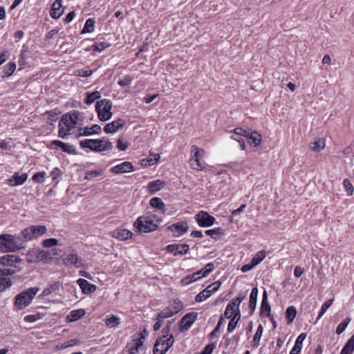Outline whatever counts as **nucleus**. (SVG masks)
I'll return each mask as SVG.
<instances>
[{
	"label": "nucleus",
	"instance_id": "f257e3e1",
	"mask_svg": "<svg viewBox=\"0 0 354 354\" xmlns=\"http://www.w3.org/2000/svg\"><path fill=\"white\" fill-rule=\"evenodd\" d=\"M83 120V114L78 111H73L64 114L58 124V136L65 138L66 136L71 134L74 129L82 126Z\"/></svg>",
	"mask_w": 354,
	"mask_h": 354
},
{
	"label": "nucleus",
	"instance_id": "f03ea898",
	"mask_svg": "<svg viewBox=\"0 0 354 354\" xmlns=\"http://www.w3.org/2000/svg\"><path fill=\"white\" fill-rule=\"evenodd\" d=\"M25 248V241L20 235L0 234V250L5 252H12Z\"/></svg>",
	"mask_w": 354,
	"mask_h": 354
},
{
	"label": "nucleus",
	"instance_id": "7ed1b4c3",
	"mask_svg": "<svg viewBox=\"0 0 354 354\" xmlns=\"http://www.w3.org/2000/svg\"><path fill=\"white\" fill-rule=\"evenodd\" d=\"M160 223L161 219L158 216L147 213L138 217L134 225L140 232L148 233L156 230Z\"/></svg>",
	"mask_w": 354,
	"mask_h": 354
},
{
	"label": "nucleus",
	"instance_id": "20e7f679",
	"mask_svg": "<svg viewBox=\"0 0 354 354\" xmlns=\"http://www.w3.org/2000/svg\"><path fill=\"white\" fill-rule=\"evenodd\" d=\"M169 330V326L162 329V336L156 339V344L153 346V354H165L174 344V337L173 335H168Z\"/></svg>",
	"mask_w": 354,
	"mask_h": 354
},
{
	"label": "nucleus",
	"instance_id": "39448f33",
	"mask_svg": "<svg viewBox=\"0 0 354 354\" xmlns=\"http://www.w3.org/2000/svg\"><path fill=\"white\" fill-rule=\"evenodd\" d=\"M81 148H88L90 150L97 152L108 151L113 148L112 143L105 138L102 139H86L80 141Z\"/></svg>",
	"mask_w": 354,
	"mask_h": 354
},
{
	"label": "nucleus",
	"instance_id": "423d86ee",
	"mask_svg": "<svg viewBox=\"0 0 354 354\" xmlns=\"http://www.w3.org/2000/svg\"><path fill=\"white\" fill-rule=\"evenodd\" d=\"M37 287L30 288L15 297V306L18 310H22L28 306L32 301L34 297L39 292Z\"/></svg>",
	"mask_w": 354,
	"mask_h": 354
},
{
	"label": "nucleus",
	"instance_id": "0eeeda50",
	"mask_svg": "<svg viewBox=\"0 0 354 354\" xmlns=\"http://www.w3.org/2000/svg\"><path fill=\"white\" fill-rule=\"evenodd\" d=\"M112 102L108 99H102L96 102L95 110L100 120L105 122L112 117Z\"/></svg>",
	"mask_w": 354,
	"mask_h": 354
},
{
	"label": "nucleus",
	"instance_id": "6e6552de",
	"mask_svg": "<svg viewBox=\"0 0 354 354\" xmlns=\"http://www.w3.org/2000/svg\"><path fill=\"white\" fill-rule=\"evenodd\" d=\"M47 229L44 225H32L25 228L21 232V237L25 241H31L46 234Z\"/></svg>",
	"mask_w": 354,
	"mask_h": 354
},
{
	"label": "nucleus",
	"instance_id": "1a4fd4ad",
	"mask_svg": "<svg viewBox=\"0 0 354 354\" xmlns=\"http://www.w3.org/2000/svg\"><path fill=\"white\" fill-rule=\"evenodd\" d=\"M221 283L218 281L214 282L208 286L203 291L200 292L195 297L197 302H202L209 298L213 293L216 292L220 288Z\"/></svg>",
	"mask_w": 354,
	"mask_h": 354
},
{
	"label": "nucleus",
	"instance_id": "9d476101",
	"mask_svg": "<svg viewBox=\"0 0 354 354\" xmlns=\"http://www.w3.org/2000/svg\"><path fill=\"white\" fill-rule=\"evenodd\" d=\"M195 219L198 225L203 227H210L215 221V218L205 211L198 212L195 215Z\"/></svg>",
	"mask_w": 354,
	"mask_h": 354
},
{
	"label": "nucleus",
	"instance_id": "9b49d317",
	"mask_svg": "<svg viewBox=\"0 0 354 354\" xmlns=\"http://www.w3.org/2000/svg\"><path fill=\"white\" fill-rule=\"evenodd\" d=\"M62 262L66 266H74L77 268L84 266L82 259L73 253L68 254L63 257Z\"/></svg>",
	"mask_w": 354,
	"mask_h": 354
},
{
	"label": "nucleus",
	"instance_id": "f8f14e48",
	"mask_svg": "<svg viewBox=\"0 0 354 354\" xmlns=\"http://www.w3.org/2000/svg\"><path fill=\"white\" fill-rule=\"evenodd\" d=\"M189 245L186 243L184 244H171L167 246V250L171 253H174V255H184L186 254L189 251Z\"/></svg>",
	"mask_w": 354,
	"mask_h": 354
},
{
	"label": "nucleus",
	"instance_id": "ddd939ff",
	"mask_svg": "<svg viewBox=\"0 0 354 354\" xmlns=\"http://www.w3.org/2000/svg\"><path fill=\"white\" fill-rule=\"evenodd\" d=\"M245 138L250 145L257 147L261 143L262 138L260 133L255 131H252L250 129H245Z\"/></svg>",
	"mask_w": 354,
	"mask_h": 354
},
{
	"label": "nucleus",
	"instance_id": "4468645a",
	"mask_svg": "<svg viewBox=\"0 0 354 354\" xmlns=\"http://www.w3.org/2000/svg\"><path fill=\"white\" fill-rule=\"evenodd\" d=\"M124 124L125 122L122 119H118L106 124L104 127V131L106 133H113L122 129Z\"/></svg>",
	"mask_w": 354,
	"mask_h": 354
},
{
	"label": "nucleus",
	"instance_id": "2eb2a0df",
	"mask_svg": "<svg viewBox=\"0 0 354 354\" xmlns=\"http://www.w3.org/2000/svg\"><path fill=\"white\" fill-rule=\"evenodd\" d=\"M197 313L192 312L186 314L180 321V328L182 330H187L191 327L197 319Z\"/></svg>",
	"mask_w": 354,
	"mask_h": 354
},
{
	"label": "nucleus",
	"instance_id": "dca6fc26",
	"mask_svg": "<svg viewBox=\"0 0 354 354\" xmlns=\"http://www.w3.org/2000/svg\"><path fill=\"white\" fill-rule=\"evenodd\" d=\"M188 225L186 222H180L171 225L169 229L172 232L173 235L179 236L185 234L188 230Z\"/></svg>",
	"mask_w": 354,
	"mask_h": 354
},
{
	"label": "nucleus",
	"instance_id": "f3484780",
	"mask_svg": "<svg viewBox=\"0 0 354 354\" xmlns=\"http://www.w3.org/2000/svg\"><path fill=\"white\" fill-rule=\"evenodd\" d=\"M246 133L245 129L242 128H236L234 130L233 134L231 136V138L239 142L240 148L241 150H245V145L243 138H245Z\"/></svg>",
	"mask_w": 354,
	"mask_h": 354
},
{
	"label": "nucleus",
	"instance_id": "a211bd4d",
	"mask_svg": "<svg viewBox=\"0 0 354 354\" xmlns=\"http://www.w3.org/2000/svg\"><path fill=\"white\" fill-rule=\"evenodd\" d=\"M133 170L132 164L130 162H124L115 165L111 169V171L115 174H124L131 172Z\"/></svg>",
	"mask_w": 354,
	"mask_h": 354
},
{
	"label": "nucleus",
	"instance_id": "6ab92c4d",
	"mask_svg": "<svg viewBox=\"0 0 354 354\" xmlns=\"http://www.w3.org/2000/svg\"><path fill=\"white\" fill-rule=\"evenodd\" d=\"M28 178V174L24 173L21 175L18 172H15L13 176L8 179V183L10 186H18L24 184Z\"/></svg>",
	"mask_w": 354,
	"mask_h": 354
},
{
	"label": "nucleus",
	"instance_id": "aec40b11",
	"mask_svg": "<svg viewBox=\"0 0 354 354\" xmlns=\"http://www.w3.org/2000/svg\"><path fill=\"white\" fill-rule=\"evenodd\" d=\"M50 145H51V147H53V146L58 147L61 148L63 151L66 152L69 154L75 155L77 153L76 149L74 147V146L69 145V144L64 143L60 140H53L50 143Z\"/></svg>",
	"mask_w": 354,
	"mask_h": 354
},
{
	"label": "nucleus",
	"instance_id": "412c9836",
	"mask_svg": "<svg viewBox=\"0 0 354 354\" xmlns=\"http://www.w3.org/2000/svg\"><path fill=\"white\" fill-rule=\"evenodd\" d=\"M271 307L268 301V294L266 290L263 293V298L261 304V315L262 316L270 317Z\"/></svg>",
	"mask_w": 354,
	"mask_h": 354
},
{
	"label": "nucleus",
	"instance_id": "4be33fe9",
	"mask_svg": "<svg viewBox=\"0 0 354 354\" xmlns=\"http://www.w3.org/2000/svg\"><path fill=\"white\" fill-rule=\"evenodd\" d=\"M77 283L84 294L92 293L95 291L97 288L95 285L90 283L84 279H79Z\"/></svg>",
	"mask_w": 354,
	"mask_h": 354
},
{
	"label": "nucleus",
	"instance_id": "5701e85b",
	"mask_svg": "<svg viewBox=\"0 0 354 354\" xmlns=\"http://www.w3.org/2000/svg\"><path fill=\"white\" fill-rule=\"evenodd\" d=\"M21 261L19 256L15 254H6L0 257V265L2 266H12L15 263H19Z\"/></svg>",
	"mask_w": 354,
	"mask_h": 354
},
{
	"label": "nucleus",
	"instance_id": "b1692460",
	"mask_svg": "<svg viewBox=\"0 0 354 354\" xmlns=\"http://www.w3.org/2000/svg\"><path fill=\"white\" fill-rule=\"evenodd\" d=\"M62 0H55L51 6L50 17L53 19H58L63 14L64 11L62 9Z\"/></svg>",
	"mask_w": 354,
	"mask_h": 354
},
{
	"label": "nucleus",
	"instance_id": "393cba45",
	"mask_svg": "<svg viewBox=\"0 0 354 354\" xmlns=\"http://www.w3.org/2000/svg\"><path fill=\"white\" fill-rule=\"evenodd\" d=\"M191 167L196 171H202L205 168V163L202 158L191 155L189 160Z\"/></svg>",
	"mask_w": 354,
	"mask_h": 354
},
{
	"label": "nucleus",
	"instance_id": "a878e982",
	"mask_svg": "<svg viewBox=\"0 0 354 354\" xmlns=\"http://www.w3.org/2000/svg\"><path fill=\"white\" fill-rule=\"evenodd\" d=\"M132 232L126 229L115 230L112 232V236L114 238L118 239L122 241H125L132 236Z\"/></svg>",
	"mask_w": 354,
	"mask_h": 354
},
{
	"label": "nucleus",
	"instance_id": "bb28decb",
	"mask_svg": "<svg viewBox=\"0 0 354 354\" xmlns=\"http://www.w3.org/2000/svg\"><path fill=\"white\" fill-rule=\"evenodd\" d=\"M165 185V182L158 179L156 180L151 181L147 185V189L151 194H155L156 192L162 189Z\"/></svg>",
	"mask_w": 354,
	"mask_h": 354
},
{
	"label": "nucleus",
	"instance_id": "cd10ccee",
	"mask_svg": "<svg viewBox=\"0 0 354 354\" xmlns=\"http://www.w3.org/2000/svg\"><path fill=\"white\" fill-rule=\"evenodd\" d=\"M143 345V341L140 339H133L132 342L128 344L129 354H138Z\"/></svg>",
	"mask_w": 354,
	"mask_h": 354
},
{
	"label": "nucleus",
	"instance_id": "c85d7f7f",
	"mask_svg": "<svg viewBox=\"0 0 354 354\" xmlns=\"http://www.w3.org/2000/svg\"><path fill=\"white\" fill-rule=\"evenodd\" d=\"M306 337V333H301L297 338L295 345L290 352V354H299L302 348L304 340Z\"/></svg>",
	"mask_w": 354,
	"mask_h": 354
},
{
	"label": "nucleus",
	"instance_id": "c756f323",
	"mask_svg": "<svg viewBox=\"0 0 354 354\" xmlns=\"http://www.w3.org/2000/svg\"><path fill=\"white\" fill-rule=\"evenodd\" d=\"M258 293L259 290L257 287L252 289L249 299V308L251 310V313H252L256 308Z\"/></svg>",
	"mask_w": 354,
	"mask_h": 354
},
{
	"label": "nucleus",
	"instance_id": "7c9ffc66",
	"mask_svg": "<svg viewBox=\"0 0 354 354\" xmlns=\"http://www.w3.org/2000/svg\"><path fill=\"white\" fill-rule=\"evenodd\" d=\"M149 203L151 207L160 210L162 213L164 214L165 212V205L161 198L153 197L150 200Z\"/></svg>",
	"mask_w": 354,
	"mask_h": 354
},
{
	"label": "nucleus",
	"instance_id": "2f4dec72",
	"mask_svg": "<svg viewBox=\"0 0 354 354\" xmlns=\"http://www.w3.org/2000/svg\"><path fill=\"white\" fill-rule=\"evenodd\" d=\"M85 315V311L83 309H78L72 310L67 316V320L70 322L77 321Z\"/></svg>",
	"mask_w": 354,
	"mask_h": 354
},
{
	"label": "nucleus",
	"instance_id": "473e14b6",
	"mask_svg": "<svg viewBox=\"0 0 354 354\" xmlns=\"http://www.w3.org/2000/svg\"><path fill=\"white\" fill-rule=\"evenodd\" d=\"M86 98L84 100V102L86 104H91L96 100H99L101 97V93L100 91H95L92 93L87 92L86 93Z\"/></svg>",
	"mask_w": 354,
	"mask_h": 354
},
{
	"label": "nucleus",
	"instance_id": "72a5a7b5",
	"mask_svg": "<svg viewBox=\"0 0 354 354\" xmlns=\"http://www.w3.org/2000/svg\"><path fill=\"white\" fill-rule=\"evenodd\" d=\"M120 319L118 317L115 316L113 315H112L110 317L107 318L105 320V325L111 328H116L120 324Z\"/></svg>",
	"mask_w": 354,
	"mask_h": 354
},
{
	"label": "nucleus",
	"instance_id": "f704fd0d",
	"mask_svg": "<svg viewBox=\"0 0 354 354\" xmlns=\"http://www.w3.org/2000/svg\"><path fill=\"white\" fill-rule=\"evenodd\" d=\"M16 69V64L14 62H10L4 66L2 71V77H8L10 76Z\"/></svg>",
	"mask_w": 354,
	"mask_h": 354
},
{
	"label": "nucleus",
	"instance_id": "c9c22d12",
	"mask_svg": "<svg viewBox=\"0 0 354 354\" xmlns=\"http://www.w3.org/2000/svg\"><path fill=\"white\" fill-rule=\"evenodd\" d=\"M152 155L149 156V158L147 159H142L141 160L142 165L145 167L151 166L156 163L160 160V155L159 154H154L153 155V158L151 157Z\"/></svg>",
	"mask_w": 354,
	"mask_h": 354
},
{
	"label": "nucleus",
	"instance_id": "e433bc0d",
	"mask_svg": "<svg viewBox=\"0 0 354 354\" xmlns=\"http://www.w3.org/2000/svg\"><path fill=\"white\" fill-rule=\"evenodd\" d=\"M60 286L59 282H55L46 287L42 292V296H48L57 291Z\"/></svg>",
	"mask_w": 354,
	"mask_h": 354
},
{
	"label": "nucleus",
	"instance_id": "4c0bfd02",
	"mask_svg": "<svg viewBox=\"0 0 354 354\" xmlns=\"http://www.w3.org/2000/svg\"><path fill=\"white\" fill-rule=\"evenodd\" d=\"M297 315L296 308L293 306L288 307L286 311V317L288 322L292 323Z\"/></svg>",
	"mask_w": 354,
	"mask_h": 354
},
{
	"label": "nucleus",
	"instance_id": "58836bf2",
	"mask_svg": "<svg viewBox=\"0 0 354 354\" xmlns=\"http://www.w3.org/2000/svg\"><path fill=\"white\" fill-rule=\"evenodd\" d=\"M240 318H241V313L236 312L235 316H233V317H232V319H230V321L228 324V326H227V331L228 332L231 333L232 331L234 330V329L236 326L237 322L240 319Z\"/></svg>",
	"mask_w": 354,
	"mask_h": 354
},
{
	"label": "nucleus",
	"instance_id": "ea45409f",
	"mask_svg": "<svg viewBox=\"0 0 354 354\" xmlns=\"http://www.w3.org/2000/svg\"><path fill=\"white\" fill-rule=\"evenodd\" d=\"M325 147V140L323 138H319L313 142L311 144V149L314 151L319 152L322 149H323Z\"/></svg>",
	"mask_w": 354,
	"mask_h": 354
},
{
	"label": "nucleus",
	"instance_id": "a19ab883",
	"mask_svg": "<svg viewBox=\"0 0 354 354\" xmlns=\"http://www.w3.org/2000/svg\"><path fill=\"white\" fill-rule=\"evenodd\" d=\"M214 264L212 263H209L205 266V268L198 271L196 272V274L201 276V277H205L207 276L214 270Z\"/></svg>",
	"mask_w": 354,
	"mask_h": 354
},
{
	"label": "nucleus",
	"instance_id": "79ce46f5",
	"mask_svg": "<svg viewBox=\"0 0 354 354\" xmlns=\"http://www.w3.org/2000/svg\"><path fill=\"white\" fill-rule=\"evenodd\" d=\"M236 312H240V310L227 304L224 312V316L227 319H232L233 316H235Z\"/></svg>",
	"mask_w": 354,
	"mask_h": 354
},
{
	"label": "nucleus",
	"instance_id": "37998d69",
	"mask_svg": "<svg viewBox=\"0 0 354 354\" xmlns=\"http://www.w3.org/2000/svg\"><path fill=\"white\" fill-rule=\"evenodd\" d=\"M38 249H31L26 254L27 261L29 263L37 262Z\"/></svg>",
	"mask_w": 354,
	"mask_h": 354
},
{
	"label": "nucleus",
	"instance_id": "c03bdc74",
	"mask_svg": "<svg viewBox=\"0 0 354 354\" xmlns=\"http://www.w3.org/2000/svg\"><path fill=\"white\" fill-rule=\"evenodd\" d=\"M263 330V326L260 324L258 326L256 333L254 334V337H253V342H254L253 346H254V347L259 346L260 339L262 336Z\"/></svg>",
	"mask_w": 354,
	"mask_h": 354
},
{
	"label": "nucleus",
	"instance_id": "a18cd8bd",
	"mask_svg": "<svg viewBox=\"0 0 354 354\" xmlns=\"http://www.w3.org/2000/svg\"><path fill=\"white\" fill-rule=\"evenodd\" d=\"M266 258V252L264 250H261L258 252L254 257L252 258L251 262L253 266H257L259 263H261Z\"/></svg>",
	"mask_w": 354,
	"mask_h": 354
},
{
	"label": "nucleus",
	"instance_id": "49530a36",
	"mask_svg": "<svg viewBox=\"0 0 354 354\" xmlns=\"http://www.w3.org/2000/svg\"><path fill=\"white\" fill-rule=\"evenodd\" d=\"M351 320V317H346L343 321L341 322V323L337 326L336 328V333L338 335H340L342 333L345 329L346 328L348 324L350 323Z\"/></svg>",
	"mask_w": 354,
	"mask_h": 354
},
{
	"label": "nucleus",
	"instance_id": "de8ad7c7",
	"mask_svg": "<svg viewBox=\"0 0 354 354\" xmlns=\"http://www.w3.org/2000/svg\"><path fill=\"white\" fill-rule=\"evenodd\" d=\"M205 154V151L204 149L199 148L196 145H193L191 148V155H194V156H197L199 158H202L204 157Z\"/></svg>",
	"mask_w": 354,
	"mask_h": 354
},
{
	"label": "nucleus",
	"instance_id": "09e8293b",
	"mask_svg": "<svg viewBox=\"0 0 354 354\" xmlns=\"http://www.w3.org/2000/svg\"><path fill=\"white\" fill-rule=\"evenodd\" d=\"M245 294L240 293L239 295V296L235 299H233L232 301H230L228 303V304H230L232 307L239 309V305L243 301V300L245 299Z\"/></svg>",
	"mask_w": 354,
	"mask_h": 354
},
{
	"label": "nucleus",
	"instance_id": "8fccbe9b",
	"mask_svg": "<svg viewBox=\"0 0 354 354\" xmlns=\"http://www.w3.org/2000/svg\"><path fill=\"white\" fill-rule=\"evenodd\" d=\"M94 30V21L91 19L86 20L85 25L82 30V33L91 32Z\"/></svg>",
	"mask_w": 354,
	"mask_h": 354
},
{
	"label": "nucleus",
	"instance_id": "3c124183",
	"mask_svg": "<svg viewBox=\"0 0 354 354\" xmlns=\"http://www.w3.org/2000/svg\"><path fill=\"white\" fill-rule=\"evenodd\" d=\"M333 301H334V299H330L323 304V305L322 306L321 311L319 312V313L317 316V320L319 319L324 315V314L326 313L327 309L333 304Z\"/></svg>",
	"mask_w": 354,
	"mask_h": 354
},
{
	"label": "nucleus",
	"instance_id": "603ef678",
	"mask_svg": "<svg viewBox=\"0 0 354 354\" xmlns=\"http://www.w3.org/2000/svg\"><path fill=\"white\" fill-rule=\"evenodd\" d=\"M46 176V173L45 171H39V172L35 173L32 176V179L35 183H41L44 181V178Z\"/></svg>",
	"mask_w": 354,
	"mask_h": 354
},
{
	"label": "nucleus",
	"instance_id": "864d4df0",
	"mask_svg": "<svg viewBox=\"0 0 354 354\" xmlns=\"http://www.w3.org/2000/svg\"><path fill=\"white\" fill-rule=\"evenodd\" d=\"M175 314L171 310V308H167L158 314V318L165 319L169 318L174 315Z\"/></svg>",
	"mask_w": 354,
	"mask_h": 354
},
{
	"label": "nucleus",
	"instance_id": "5fc2aeb1",
	"mask_svg": "<svg viewBox=\"0 0 354 354\" xmlns=\"http://www.w3.org/2000/svg\"><path fill=\"white\" fill-rule=\"evenodd\" d=\"M12 286V281L10 279L0 278V292L4 291L6 288Z\"/></svg>",
	"mask_w": 354,
	"mask_h": 354
},
{
	"label": "nucleus",
	"instance_id": "6e6d98bb",
	"mask_svg": "<svg viewBox=\"0 0 354 354\" xmlns=\"http://www.w3.org/2000/svg\"><path fill=\"white\" fill-rule=\"evenodd\" d=\"M205 234L216 238L217 235L223 234V230L221 227L214 228L212 230H207L205 232Z\"/></svg>",
	"mask_w": 354,
	"mask_h": 354
},
{
	"label": "nucleus",
	"instance_id": "4d7b16f0",
	"mask_svg": "<svg viewBox=\"0 0 354 354\" xmlns=\"http://www.w3.org/2000/svg\"><path fill=\"white\" fill-rule=\"evenodd\" d=\"M93 71L87 68L78 69L75 71V75L80 77H89L93 74Z\"/></svg>",
	"mask_w": 354,
	"mask_h": 354
},
{
	"label": "nucleus",
	"instance_id": "13d9d810",
	"mask_svg": "<svg viewBox=\"0 0 354 354\" xmlns=\"http://www.w3.org/2000/svg\"><path fill=\"white\" fill-rule=\"evenodd\" d=\"M58 244V240L54 238L46 239L42 241V245L45 248H50Z\"/></svg>",
	"mask_w": 354,
	"mask_h": 354
},
{
	"label": "nucleus",
	"instance_id": "bf43d9fd",
	"mask_svg": "<svg viewBox=\"0 0 354 354\" xmlns=\"http://www.w3.org/2000/svg\"><path fill=\"white\" fill-rule=\"evenodd\" d=\"M343 185L348 195L351 196L353 193L354 189L351 181L348 179H344L343 181Z\"/></svg>",
	"mask_w": 354,
	"mask_h": 354
},
{
	"label": "nucleus",
	"instance_id": "052dcab7",
	"mask_svg": "<svg viewBox=\"0 0 354 354\" xmlns=\"http://www.w3.org/2000/svg\"><path fill=\"white\" fill-rule=\"evenodd\" d=\"M91 135H93L92 134V130L90 129V127H84V128L80 127L79 128V133L76 136V137L78 138V137H81V136H91Z\"/></svg>",
	"mask_w": 354,
	"mask_h": 354
},
{
	"label": "nucleus",
	"instance_id": "680f3d73",
	"mask_svg": "<svg viewBox=\"0 0 354 354\" xmlns=\"http://www.w3.org/2000/svg\"><path fill=\"white\" fill-rule=\"evenodd\" d=\"M102 174V173L100 171H95V170L88 171L86 173L85 179L86 180H91L94 178L100 176Z\"/></svg>",
	"mask_w": 354,
	"mask_h": 354
},
{
	"label": "nucleus",
	"instance_id": "e2e57ef3",
	"mask_svg": "<svg viewBox=\"0 0 354 354\" xmlns=\"http://www.w3.org/2000/svg\"><path fill=\"white\" fill-rule=\"evenodd\" d=\"M41 318V315L39 313H37V314H35V315H26L24 317V320L26 322L32 323V322H35L40 319Z\"/></svg>",
	"mask_w": 354,
	"mask_h": 354
},
{
	"label": "nucleus",
	"instance_id": "0e129e2a",
	"mask_svg": "<svg viewBox=\"0 0 354 354\" xmlns=\"http://www.w3.org/2000/svg\"><path fill=\"white\" fill-rule=\"evenodd\" d=\"M182 306H182V304L180 301H175L174 302V304L172 305L169 306V307L171 308V310L174 314H176L177 313H178L180 310V309L182 308Z\"/></svg>",
	"mask_w": 354,
	"mask_h": 354
},
{
	"label": "nucleus",
	"instance_id": "69168bd1",
	"mask_svg": "<svg viewBox=\"0 0 354 354\" xmlns=\"http://www.w3.org/2000/svg\"><path fill=\"white\" fill-rule=\"evenodd\" d=\"M15 270L11 268H7L3 266L0 268V276H8L14 274Z\"/></svg>",
	"mask_w": 354,
	"mask_h": 354
},
{
	"label": "nucleus",
	"instance_id": "338daca9",
	"mask_svg": "<svg viewBox=\"0 0 354 354\" xmlns=\"http://www.w3.org/2000/svg\"><path fill=\"white\" fill-rule=\"evenodd\" d=\"M108 46V45L106 43L104 42H96L93 45V50L97 51H102L104 48H106Z\"/></svg>",
	"mask_w": 354,
	"mask_h": 354
},
{
	"label": "nucleus",
	"instance_id": "774afa93",
	"mask_svg": "<svg viewBox=\"0 0 354 354\" xmlns=\"http://www.w3.org/2000/svg\"><path fill=\"white\" fill-rule=\"evenodd\" d=\"M345 348H348L351 352L354 351V335L348 340L344 346Z\"/></svg>",
	"mask_w": 354,
	"mask_h": 354
}]
</instances>
